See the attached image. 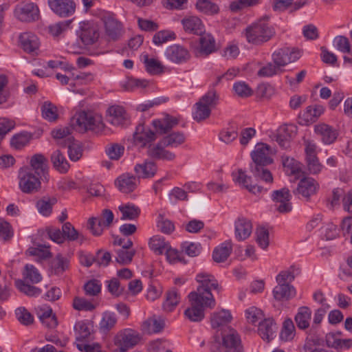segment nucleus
Segmentation results:
<instances>
[{
	"instance_id": "obj_1",
	"label": "nucleus",
	"mask_w": 352,
	"mask_h": 352,
	"mask_svg": "<svg viewBox=\"0 0 352 352\" xmlns=\"http://www.w3.org/2000/svg\"><path fill=\"white\" fill-rule=\"evenodd\" d=\"M197 281L199 283L197 291L188 294L190 307L184 311V315L190 321L199 322L204 318L205 308L212 309L215 306V300L212 289L219 290L217 280L211 274L201 272L197 275Z\"/></svg>"
},
{
	"instance_id": "obj_2",
	"label": "nucleus",
	"mask_w": 352,
	"mask_h": 352,
	"mask_svg": "<svg viewBox=\"0 0 352 352\" xmlns=\"http://www.w3.org/2000/svg\"><path fill=\"white\" fill-rule=\"evenodd\" d=\"M272 153V150L267 144L260 143L256 146L251 153L254 163L250 165V171L254 177L265 182H272V174L265 167L272 163L273 160L270 157Z\"/></svg>"
},
{
	"instance_id": "obj_3",
	"label": "nucleus",
	"mask_w": 352,
	"mask_h": 352,
	"mask_svg": "<svg viewBox=\"0 0 352 352\" xmlns=\"http://www.w3.org/2000/svg\"><path fill=\"white\" fill-rule=\"evenodd\" d=\"M70 124L74 130L79 133L90 131L99 134L104 129L102 116L93 111L77 112L70 119Z\"/></svg>"
},
{
	"instance_id": "obj_4",
	"label": "nucleus",
	"mask_w": 352,
	"mask_h": 352,
	"mask_svg": "<svg viewBox=\"0 0 352 352\" xmlns=\"http://www.w3.org/2000/svg\"><path fill=\"white\" fill-rule=\"evenodd\" d=\"M266 18L261 19L245 28V36L248 43L261 45L268 41L274 35V29L269 25Z\"/></svg>"
},
{
	"instance_id": "obj_5",
	"label": "nucleus",
	"mask_w": 352,
	"mask_h": 352,
	"mask_svg": "<svg viewBox=\"0 0 352 352\" xmlns=\"http://www.w3.org/2000/svg\"><path fill=\"white\" fill-rule=\"evenodd\" d=\"M218 100L219 96L215 91L207 92L195 104V111L192 114L194 120L200 122L208 118L212 109L217 105Z\"/></svg>"
},
{
	"instance_id": "obj_6",
	"label": "nucleus",
	"mask_w": 352,
	"mask_h": 352,
	"mask_svg": "<svg viewBox=\"0 0 352 352\" xmlns=\"http://www.w3.org/2000/svg\"><path fill=\"white\" fill-rule=\"evenodd\" d=\"M19 188L25 194H34L41 188V179L43 177L30 172L28 166L21 167L18 173Z\"/></svg>"
},
{
	"instance_id": "obj_7",
	"label": "nucleus",
	"mask_w": 352,
	"mask_h": 352,
	"mask_svg": "<svg viewBox=\"0 0 352 352\" xmlns=\"http://www.w3.org/2000/svg\"><path fill=\"white\" fill-rule=\"evenodd\" d=\"M232 319L230 311L221 309L212 314L210 322L212 329L216 330L215 340L219 342V336L227 333V330H233L229 325Z\"/></svg>"
},
{
	"instance_id": "obj_8",
	"label": "nucleus",
	"mask_w": 352,
	"mask_h": 352,
	"mask_svg": "<svg viewBox=\"0 0 352 352\" xmlns=\"http://www.w3.org/2000/svg\"><path fill=\"white\" fill-rule=\"evenodd\" d=\"M14 16L20 21L32 23L40 18L38 6L33 2H22L14 10Z\"/></svg>"
},
{
	"instance_id": "obj_9",
	"label": "nucleus",
	"mask_w": 352,
	"mask_h": 352,
	"mask_svg": "<svg viewBox=\"0 0 352 352\" xmlns=\"http://www.w3.org/2000/svg\"><path fill=\"white\" fill-rule=\"evenodd\" d=\"M104 34L109 41H119L124 34L122 24L113 15L107 14L102 17Z\"/></svg>"
},
{
	"instance_id": "obj_10",
	"label": "nucleus",
	"mask_w": 352,
	"mask_h": 352,
	"mask_svg": "<svg viewBox=\"0 0 352 352\" xmlns=\"http://www.w3.org/2000/svg\"><path fill=\"white\" fill-rule=\"evenodd\" d=\"M222 340L223 352H243V346L236 330H227V333L219 336Z\"/></svg>"
},
{
	"instance_id": "obj_11",
	"label": "nucleus",
	"mask_w": 352,
	"mask_h": 352,
	"mask_svg": "<svg viewBox=\"0 0 352 352\" xmlns=\"http://www.w3.org/2000/svg\"><path fill=\"white\" fill-rule=\"evenodd\" d=\"M233 182L241 188L248 190L250 193L257 195L263 191L262 186L257 184L252 185L250 184L252 178L248 176L245 171L239 168L232 173Z\"/></svg>"
},
{
	"instance_id": "obj_12",
	"label": "nucleus",
	"mask_w": 352,
	"mask_h": 352,
	"mask_svg": "<svg viewBox=\"0 0 352 352\" xmlns=\"http://www.w3.org/2000/svg\"><path fill=\"white\" fill-rule=\"evenodd\" d=\"M300 56V52L294 49L282 48L274 52L272 60L280 69L287 64L295 62Z\"/></svg>"
},
{
	"instance_id": "obj_13",
	"label": "nucleus",
	"mask_w": 352,
	"mask_h": 352,
	"mask_svg": "<svg viewBox=\"0 0 352 352\" xmlns=\"http://www.w3.org/2000/svg\"><path fill=\"white\" fill-rule=\"evenodd\" d=\"M291 197L289 190L286 188L273 192L272 198L275 201V207L278 212L287 213L292 211Z\"/></svg>"
},
{
	"instance_id": "obj_14",
	"label": "nucleus",
	"mask_w": 352,
	"mask_h": 352,
	"mask_svg": "<svg viewBox=\"0 0 352 352\" xmlns=\"http://www.w3.org/2000/svg\"><path fill=\"white\" fill-rule=\"evenodd\" d=\"M30 172L43 177L45 180L48 179V160L42 154L37 153L32 155L30 160V166H27Z\"/></svg>"
},
{
	"instance_id": "obj_15",
	"label": "nucleus",
	"mask_w": 352,
	"mask_h": 352,
	"mask_svg": "<svg viewBox=\"0 0 352 352\" xmlns=\"http://www.w3.org/2000/svg\"><path fill=\"white\" fill-rule=\"evenodd\" d=\"M50 9L61 17H67L75 12L76 4L73 0H48Z\"/></svg>"
},
{
	"instance_id": "obj_16",
	"label": "nucleus",
	"mask_w": 352,
	"mask_h": 352,
	"mask_svg": "<svg viewBox=\"0 0 352 352\" xmlns=\"http://www.w3.org/2000/svg\"><path fill=\"white\" fill-rule=\"evenodd\" d=\"M319 185L317 182L311 177H305L300 180L296 190L293 191L294 195H301L307 201L310 197L315 195L318 189Z\"/></svg>"
},
{
	"instance_id": "obj_17",
	"label": "nucleus",
	"mask_w": 352,
	"mask_h": 352,
	"mask_svg": "<svg viewBox=\"0 0 352 352\" xmlns=\"http://www.w3.org/2000/svg\"><path fill=\"white\" fill-rule=\"evenodd\" d=\"M80 39L86 45H92L99 38V29L94 23L83 22L80 24Z\"/></svg>"
},
{
	"instance_id": "obj_18",
	"label": "nucleus",
	"mask_w": 352,
	"mask_h": 352,
	"mask_svg": "<svg viewBox=\"0 0 352 352\" xmlns=\"http://www.w3.org/2000/svg\"><path fill=\"white\" fill-rule=\"evenodd\" d=\"M19 43L23 50L29 54H36L40 46L37 36L30 32H25L19 35Z\"/></svg>"
},
{
	"instance_id": "obj_19",
	"label": "nucleus",
	"mask_w": 352,
	"mask_h": 352,
	"mask_svg": "<svg viewBox=\"0 0 352 352\" xmlns=\"http://www.w3.org/2000/svg\"><path fill=\"white\" fill-rule=\"evenodd\" d=\"M134 141L141 146H146L155 141L157 138L156 133L150 129L145 127L144 124H140L137 126L133 134Z\"/></svg>"
},
{
	"instance_id": "obj_20",
	"label": "nucleus",
	"mask_w": 352,
	"mask_h": 352,
	"mask_svg": "<svg viewBox=\"0 0 352 352\" xmlns=\"http://www.w3.org/2000/svg\"><path fill=\"white\" fill-rule=\"evenodd\" d=\"M198 50L203 56H208L217 50L216 41L211 34L204 31L199 35Z\"/></svg>"
},
{
	"instance_id": "obj_21",
	"label": "nucleus",
	"mask_w": 352,
	"mask_h": 352,
	"mask_svg": "<svg viewBox=\"0 0 352 352\" xmlns=\"http://www.w3.org/2000/svg\"><path fill=\"white\" fill-rule=\"evenodd\" d=\"M166 57L175 63H182L187 61L190 58L188 51L179 45H173L166 48Z\"/></svg>"
},
{
	"instance_id": "obj_22",
	"label": "nucleus",
	"mask_w": 352,
	"mask_h": 352,
	"mask_svg": "<svg viewBox=\"0 0 352 352\" xmlns=\"http://www.w3.org/2000/svg\"><path fill=\"white\" fill-rule=\"evenodd\" d=\"M109 122L115 126H123L129 121V116L122 107L111 106L107 110Z\"/></svg>"
},
{
	"instance_id": "obj_23",
	"label": "nucleus",
	"mask_w": 352,
	"mask_h": 352,
	"mask_svg": "<svg viewBox=\"0 0 352 352\" xmlns=\"http://www.w3.org/2000/svg\"><path fill=\"white\" fill-rule=\"evenodd\" d=\"M74 130L69 124V126L58 128L51 131L52 138L56 140V144L62 147H66L72 141H74L72 135V131Z\"/></svg>"
},
{
	"instance_id": "obj_24",
	"label": "nucleus",
	"mask_w": 352,
	"mask_h": 352,
	"mask_svg": "<svg viewBox=\"0 0 352 352\" xmlns=\"http://www.w3.org/2000/svg\"><path fill=\"white\" fill-rule=\"evenodd\" d=\"M252 232V222L244 217L238 218L234 223V234L238 241L248 239Z\"/></svg>"
},
{
	"instance_id": "obj_25",
	"label": "nucleus",
	"mask_w": 352,
	"mask_h": 352,
	"mask_svg": "<svg viewBox=\"0 0 352 352\" xmlns=\"http://www.w3.org/2000/svg\"><path fill=\"white\" fill-rule=\"evenodd\" d=\"M157 170L156 164L151 160H146L142 163L138 164L134 167V171L138 178L148 179L154 177Z\"/></svg>"
},
{
	"instance_id": "obj_26",
	"label": "nucleus",
	"mask_w": 352,
	"mask_h": 352,
	"mask_svg": "<svg viewBox=\"0 0 352 352\" xmlns=\"http://www.w3.org/2000/svg\"><path fill=\"white\" fill-rule=\"evenodd\" d=\"M277 329L274 320L267 318L259 322L258 331L262 339L269 342L276 336Z\"/></svg>"
},
{
	"instance_id": "obj_27",
	"label": "nucleus",
	"mask_w": 352,
	"mask_h": 352,
	"mask_svg": "<svg viewBox=\"0 0 352 352\" xmlns=\"http://www.w3.org/2000/svg\"><path fill=\"white\" fill-rule=\"evenodd\" d=\"M166 146L157 142L153 146H150L148 149V155L153 158L173 161L175 159V154L171 151L166 150Z\"/></svg>"
},
{
	"instance_id": "obj_28",
	"label": "nucleus",
	"mask_w": 352,
	"mask_h": 352,
	"mask_svg": "<svg viewBox=\"0 0 352 352\" xmlns=\"http://www.w3.org/2000/svg\"><path fill=\"white\" fill-rule=\"evenodd\" d=\"M140 341L138 334L131 331H124L119 333L115 338V344L118 347H124L128 349L136 345Z\"/></svg>"
},
{
	"instance_id": "obj_29",
	"label": "nucleus",
	"mask_w": 352,
	"mask_h": 352,
	"mask_svg": "<svg viewBox=\"0 0 352 352\" xmlns=\"http://www.w3.org/2000/svg\"><path fill=\"white\" fill-rule=\"evenodd\" d=\"M118 188L124 193H129L135 190L137 186L136 177L129 174H122L115 181Z\"/></svg>"
},
{
	"instance_id": "obj_30",
	"label": "nucleus",
	"mask_w": 352,
	"mask_h": 352,
	"mask_svg": "<svg viewBox=\"0 0 352 352\" xmlns=\"http://www.w3.org/2000/svg\"><path fill=\"white\" fill-rule=\"evenodd\" d=\"M165 327V320L161 316H153L145 320L142 325V331L148 334L159 333Z\"/></svg>"
},
{
	"instance_id": "obj_31",
	"label": "nucleus",
	"mask_w": 352,
	"mask_h": 352,
	"mask_svg": "<svg viewBox=\"0 0 352 352\" xmlns=\"http://www.w3.org/2000/svg\"><path fill=\"white\" fill-rule=\"evenodd\" d=\"M179 120L177 118L166 116L160 120H155L152 124L156 131L160 134H164L171 130L174 126H177Z\"/></svg>"
},
{
	"instance_id": "obj_32",
	"label": "nucleus",
	"mask_w": 352,
	"mask_h": 352,
	"mask_svg": "<svg viewBox=\"0 0 352 352\" xmlns=\"http://www.w3.org/2000/svg\"><path fill=\"white\" fill-rule=\"evenodd\" d=\"M315 132L321 137L322 141L326 144L333 143L338 137L336 130L324 123L316 125Z\"/></svg>"
},
{
	"instance_id": "obj_33",
	"label": "nucleus",
	"mask_w": 352,
	"mask_h": 352,
	"mask_svg": "<svg viewBox=\"0 0 352 352\" xmlns=\"http://www.w3.org/2000/svg\"><path fill=\"white\" fill-rule=\"evenodd\" d=\"M273 296L276 300H288L296 295L295 288L289 284L278 283L273 289Z\"/></svg>"
},
{
	"instance_id": "obj_34",
	"label": "nucleus",
	"mask_w": 352,
	"mask_h": 352,
	"mask_svg": "<svg viewBox=\"0 0 352 352\" xmlns=\"http://www.w3.org/2000/svg\"><path fill=\"white\" fill-rule=\"evenodd\" d=\"M182 23L186 32L197 35H200L204 32L201 21L197 16L184 18Z\"/></svg>"
},
{
	"instance_id": "obj_35",
	"label": "nucleus",
	"mask_w": 352,
	"mask_h": 352,
	"mask_svg": "<svg viewBox=\"0 0 352 352\" xmlns=\"http://www.w3.org/2000/svg\"><path fill=\"white\" fill-rule=\"evenodd\" d=\"M232 250V243L230 241H226L217 247L212 253L213 260L217 263L224 262Z\"/></svg>"
},
{
	"instance_id": "obj_36",
	"label": "nucleus",
	"mask_w": 352,
	"mask_h": 352,
	"mask_svg": "<svg viewBox=\"0 0 352 352\" xmlns=\"http://www.w3.org/2000/svg\"><path fill=\"white\" fill-rule=\"evenodd\" d=\"M51 162L54 168L60 173H66L69 169L70 165L64 155L56 150L51 155Z\"/></svg>"
},
{
	"instance_id": "obj_37",
	"label": "nucleus",
	"mask_w": 352,
	"mask_h": 352,
	"mask_svg": "<svg viewBox=\"0 0 352 352\" xmlns=\"http://www.w3.org/2000/svg\"><path fill=\"white\" fill-rule=\"evenodd\" d=\"M185 140L186 138L184 134L182 132L177 131L164 136L159 142L168 147L177 148L184 143Z\"/></svg>"
},
{
	"instance_id": "obj_38",
	"label": "nucleus",
	"mask_w": 352,
	"mask_h": 352,
	"mask_svg": "<svg viewBox=\"0 0 352 352\" xmlns=\"http://www.w3.org/2000/svg\"><path fill=\"white\" fill-rule=\"evenodd\" d=\"M57 202L56 197H44L36 203L38 212L43 216H49L52 211V206Z\"/></svg>"
},
{
	"instance_id": "obj_39",
	"label": "nucleus",
	"mask_w": 352,
	"mask_h": 352,
	"mask_svg": "<svg viewBox=\"0 0 352 352\" xmlns=\"http://www.w3.org/2000/svg\"><path fill=\"white\" fill-rule=\"evenodd\" d=\"M180 296L176 289L173 288L166 293V300L163 303V308L166 311H172L178 305Z\"/></svg>"
},
{
	"instance_id": "obj_40",
	"label": "nucleus",
	"mask_w": 352,
	"mask_h": 352,
	"mask_svg": "<svg viewBox=\"0 0 352 352\" xmlns=\"http://www.w3.org/2000/svg\"><path fill=\"white\" fill-rule=\"evenodd\" d=\"M62 232L65 241H74L80 239L82 243L85 240L84 236L80 234L69 222H66L62 226Z\"/></svg>"
},
{
	"instance_id": "obj_41",
	"label": "nucleus",
	"mask_w": 352,
	"mask_h": 352,
	"mask_svg": "<svg viewBox=\"0 0 352 352\" xmlns=\"http://www.w3.org/2000/svg\"><path fill=\"white\" fill-rule=\"evenodd\" d=\"M311 315V312L308 307H300L295 317V320L298 327L301 329H307L309 326Z\"/></svg>"
},
{
	"instance_id": "obj_42",
	"label": "nucleus",
	"mask_w": 352,
	"mask_h": 352,
	"mask_svg": "<svg viewBox=\"0 0 352 352\" xmlns=\"http://www.w3.org/2000/svg\"><path fill=\"white\" fill-rule=\"evenodd\" d=\"M117 322V318L113 313L106 311L103 313L99 323V329L103 333H107L112 329Z\"/></svg>"
},
{
	"instance_id": "obj_43",
	"label": "nucleus",
	"mask_w": 352,
	"mask_h": 352,
	"mask_svg": "<svg viewBox=\"0 0 352 352\" xmlns=\"http://www.w3.org/2000/svg\"><path fill=\"white\" fill-rule=\"evenodd\" d=\"M146 70L151 74L157 75L163 72L162 64L155 58H150L147 54L142 56Z\"/></svg>"
},
{
	"instance_id": "obj_44",
	"label": "nucleus",
	"mask_w": 352,
	"mask_h": 352,
	"mask_svg": "<svg viewBox=\"0 0 352 352\" xmlns=\"http://www.w3.org/2000/svg\"><path fill=\"white\" fill-rule=\"evenodd\" d=\"M119 210L122 213L121 220H133L138 217L140 210L133 204H126L119 206Z\"/></svg>"
},
{
	"instance_id": "obj_45",
	"label": "nucleus",
	"mask_w": 352,
	"mask_h": 352,
	"mask_svg": "<svg viewBox=\"0 0 352 352\" xmlns=\"http://www.w3.org/2000/svg\"><path fill=\"white\" fill-rule=\"evenodd\" d=\"M149 247L157 254H162L169 247V244L160 236H154L151 238Z\"/></svg>"
},
{
	"instance_id": "obj_46",
	"label": "nucleus",
	"mask_w": 352,
	"mask_h": 352,
	"mask_svg": "<svg viewBox=\"0 0 352 352\" xmlns=\"http://www.w3.org/2000/svg\"><path fill=\"white\" fill-rule=\"evenodd\" d=\"M15 285L21 292L30 297L37 296L41 293L39 288L28 285L23 280H16Z\"/></svg>"
},
{
	"instance_id": "obj_47",
	"label": "nucleus",
	"mask_w": 352,
	"mask_h": 352,
	"mask_svg": "<svg viewBox=\"0 0 352 352\" xmlns=\"http://www.w3.org/2000/svg\"><path fill=\"white\" fill-rule=\"evenodd\" d=\"M69 267V261L58 254L52 262V270L56 274H62Z\"/></svg>"
},
{
	"instance_id": "obj_48",
	"label": "nucleus",
	"mask_w": 352,
	"mask_h": 352,
	"mask_svg": "<svg viewBox=\"0 0 352 352\" xmlns=\"http://www.w3.org/2000/svg\"><path fill=\"white\" fill-rule=\"evenodd\" d=\"M87 227L95 236H100L102 234L104 228H107V226H104L103 219L101 217L89 218L88 220Z\"/></svg>"
},
{
	"instance_id": "obj_49",
	"label": "nucleus",
	"mask_w": 352,
	"mask_h": 352,
	"mask_svg": "<svg viewBox=\"0 0 352 352\" xmlns=\"http://www.w3.org/2000/svg\"><path fill=\"white\" fill-rule=\"evenodd\" d=\"M295 327L291 319L284 321L280 338L283 341H289L294 338L295 335Z\"/></svg>"
},
{
	"instance_id": "obj_50",
	"label": "nucleus",
	"mask_w": 352,
	"mask_h": 352,
	"mask_svg": "<svg viewBox=\"0 0 352 352\" xmlns=\"http://www.w3.org/2000/svg\"><path fill=\"white\" fill-rule=\"evenodd\" d=\"M197 8L207 14H214L219 12V6L209 0H198Z\"/></svg>"
},
{
	"instance_id": "obj_51",
	"label": "nucleus",
	"mask_w": 352,
	"mask_h": 352,
	"mask_svg": "<svg viewBox=\"0 0 352 352\" xmlns=\"http://www.w3.org/2000/svg\"><path fill=\"white\" fill-rule=\"evenodd\" d=\"M283 69H280L274 62L268 63L266 65L262 67L258 71V76L260 77H272L274 75L280 74L283 72Z\"/></svg>"
},
{
	"instance_id": "obj_52",
	"label": "nucleus",
	"mask_w": 352,
	"mask_h": 352,
	"mask_svg": "<svg viewBox=\"0 0 352 352\" xmlns=\"http://www.w3.org/2000/svg\"><path fill=\"white\" fill-rule=\"evenodd\" d=\"M23 277L25 280L30 281L32 283H38L41 280V275L39 274L36 268L30 264L25 266L23 272Z\"/></svg>"
},
{
	"instance_id": "obj_53",
	"label": "nucleus",
	"mask_w": 352,
	"mask_h": 352,
	"mask_svg": "<svg viewBox=\"0 0 352 352\" xmlns=\"http://www.w3.org/2000/svg\"><path fill=\"white\" fill-rule=\"evenodd\" d=\"M43 117L50 121H55L58 118L57 108L50 102H44L41 107Z\"/></svg>"
},
{
	"instance_id": "obj_54",
	"label": "nucleus",
	"mask_w": 352,
	"mask_h": 352,
	"mask_svg": "<svg viewBox=\"0 0 352 352\" xmlns=\"http://www.w3.org/2000/svg\"><path fill=\"white\" fill-rule=\"evenodd\" d=\"M324 109L322 106H309L304 111L302 116L307 122H315L316 119L323 113Z\"/></svg>"
},
{
	"instance_id": "obj_55",
	"label": "nucleus",
	"mask_w": 352,
	"mask_h": 352,
	"mask_svg": "<svg viewBox=\"0 0 352 352\" xmlns=\"http://www.w3.org/2000/svg\"><path fill=\"white\" fill-rule=\"evenodd\" d=\"M18 321L23 325H29L34 321L33 316L24 307H18L15 310Z\"/></svg>"
},
{
	"instance_id": "obj_56",
	"label": "nucleus",
	"mask_w": 352,
	"mask_h": 352,
	"mask_svg": "<svg viewBox=\"0 0 352 352\" xmlns=\"http://www.w3.org/2000/svg\"><path fill=\"white\" fill-rule=\"evenodd\" d=\"M31 137V135L28 133H21L13 136L10 144L12 147L20 149L30 142Z\"/></svg>"
},
{
	"instance_id": "obj_57",
	"label": "nucleus",
	"mask_w": 352,
	"mask_h": 352,
	"mask_svg": "<svg viewBox=\"0 0 352 352\" xmlns=\"http://www.w3.org/2000/svg\"><path fill=\"white\" fill-rule=\"evenodd\" d=\"M117 256L116 261L122 265L129 264L133 259L135 254V251L133 250H126L125 249H120L117 250Z\"/></svg>"
},
{
	"instance_id": "obj_58",
	"label": "nucleus",
	"mask_w": 352,
	"mask_h": 352,
	"mask_svg": "<svg viewBox=\"0 0 352 352\" xmlns=\"http://www.w3.org/2000/svg\"><path fill=\"white\" fill-rule=\"evenodd\" d=\"M283 165L286 171L289 172V174L296 175L300 172L301 168L300 164L295 160L294 158L289 157H283Z\"/></svg>"
},
{
	"instance_id": "obj_59",
	"label": "nucleus",
	"mask_w": 352,
	"mask_h": 352,
	"mask_svg": "<svg viewBox=\"0 0 352 352\" xmlns=\"http://www.w3.org/2000/svg\"><path fill=\"white\" fill-rule=\"evenodd\" d=\"M233 89L239 97L248 98L252 96V89L244 82H238L234 84Z\"/></svg>"
},
{
	"instance_id": "obj_60",
	"label": "nucleus",
	"mask_w": 352,
	"mask_h": 352,
	"mask_svg": "<svg viewBox=\"0 0 352 352\" xmlns=\"http://www.w3.org/2000/svg\"><path fill=\"white\" fill-rule=\"evenodd\" d=\"M256 235L258 245L265 250L269 245V232L264 228H260L256 230Z\"/></svg>"
},
{
	"instance_id": "obj_61",
	"label": "nucleus",
	"mask_w": 352,
	"mask_h": 352,
	"mask_svg": "<svg viewBox=\"0 0 352 352\" xmlns=\"http://www.w3.org/2000/svg\"><path fill=\"white\" fill-rule=\"evenodd\" d=\"M49 246L45 245H38L36 247H31L28 252L30 255L37 256L42 258H46L51 256V253L48 250Z\"/></svg>"
},
{
	"instance_id": "obj_62",
	"label": "nucleus",
	"mask_w": 352,
	"mask_h": 352,
	"mask_svg": "<svg viewBox=\"0 0 352 352\" xmlns=\"http://www.w3.org/2000/svg\"><path fill=\"white\" fill-rule=\"evenodd\" d=\"M245 316L248 322L255 324L263 317V311L255 307H251L245 311Z\"/></svg>"
},
{
	"instance_id": "obj_63",
	"label": "nucleus",
	"mask_w": 352,
	"mask_h": 352,
	"mask_svg": "<svg viewBox=\"0 0 352 352\" xmlns=\"http://www.w3.org/2000/svg\"><path fill=\"white\" fill-rule=\"evenodd\" d=\"M292 138V135L289 132L288 129L284 128L276 135V141L281 147L287 148L289 146Z\"/></svg>"
},
{
	"instance_id": "obj_64",
	"label": "nucleus",
	"mask_w": 352,
	"mask_h": 352,
	"mask_svg": "<svg viewBox=\"0 0 352 352\" xmlns=\"http://www.w3.org/2000/svg\"><path fill=\"white\" fill-rule=\"evenodd\" d=\"M66 147H68V155L71 160L76 162L82 157V148L80 144L75 143L74 141H72Z\"/></svg>"
}]
</instances>
